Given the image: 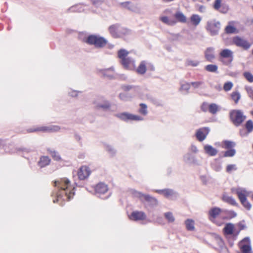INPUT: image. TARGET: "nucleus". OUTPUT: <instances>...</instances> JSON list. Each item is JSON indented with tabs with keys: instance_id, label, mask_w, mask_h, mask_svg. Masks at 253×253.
<instances>
[{
	"instance_id": "obj_15",
	"label": "nucleus",
	"mask_w": 253,
	"mask_h": 253,
	"mask_svg": "<svg viewBox=\"0 0 253 253\" xmlns=\"http://www.w3.org/2000/svg\"><path fill=\"white\" fill-rule=\"evenodd\" d=\"M210 128L208 127H204L198 129L196 133V137L200 142L204 141L210 132Z\"/></svg>"
},
{
	"instance_id": "obj_21",
	"label": "nucleus",
	"mask_w": 253,
	"mask_h": 253,
	"mask_svg": "<svg viewBox=\"0 0 253 253\" xmlns=\"http://www.w3.org/2000/svg\"><path fill=\"white\" fill-rule=\"evenodd\" d=\"M204 152L210 156H215L217 154L218 150L209 144H204L203 146Z\"/></svg>"
},
{
	"instance_id": "obj_46",
	"label": "nucleus",
	"mask_w": 253,
	"mask_h": 253,
	"mask_svg": "<svg viewBox=\"0 0 253 253\" xmlns=\"http://www.w3.org/2000/svg\"><path fill=\"white\" fill-rule=\"evenodd\" d=\"M49 153L51 155L52 158L55 160L57 161H59L61 160V158L58 152L57 151H55L54 150H50L49 151Z\"/></svg>"
},
{
	"instance_id": "obj_38",
	"label": "nucleus",
	"mask_w": 253,
	"mask_h": 253,
	"mask_svg": "<svg viewBox=\"0 0 253 253\" xmlns=\"http://www.w3.org/2000/svg\"><path fill=\"white\" fill-rule=\"evenodd\" d=\"M110 103L108 101L105 100L103 102L99 103L97 105L98 109H102L103 110H107L110 108Z\"/></svg>"
},
{
	"instance_id": "obj_53",
	"label": "nucleus",
	"mask_w": 253,
	"mask_h": 253,
	"mask_svg": "<svg viewBox=\"0 0 253 253\" xmlns=\"http://www.w3.org/2000/svg\"><path fill=\"white\" fill-rule=\"evenodd\" d=\"M82 93L81 91H77L76 90L70 89L69 90L68 93V95L72 97H76L78 96L79 93Z\"/></svg>"
},
{
	"instance_id": "obj_47",
	"label": "nucleus",
	"mask_w": 253,
	"mask_h": 253,
	"mask_svg": "<svg viewBox=\"0 0 253 253\" xmlns=\"http://www.w3.org/2000/svg\"><path fill=\"white\" fill-rule=\"evenodd\" d=\"M236 154V150L234 148L228 149L224 154L225 157H232L235 156Z\"/></svg>"
},
{
	"instance_id": "obj_33",
	"label": "nucleus",
	"mask_w": 253,
	"mask_h": 253,
	"mask_svg": "<svg viewBox=\"0 0 253 253\" xmlns=\"http://www.w3.org/2000/svg\"><path fill=\"white\" fill-rule=\"evenodd\" d=\"M202 20L201 17L198 14H192L190 17V21L193 25L197 26Z\"/></svg>"
},
{
	"instance_id": "obj_39",
	"label": "nucleus",
	"mask_w": 253,
	"mask_h": 253,
	"mask_svg": "<svg viewBox=\"0 0 253 253\" xmlns=\"http://www.w3.org/2000/svg\"><path fill=\"white\" fill-rule=\"evenodd\" d=\"M219 110L218 106L215 103L209 105V111L212 114H215Z\"/></svg>"
},
{
	"instance_id": "obj_7",
	"label": "nucleus",
	"mask_w": 253,
	"mask_h": 253,
	"mask_svg": "<svg viewBox=\"0 0 253 253\" xmlns=\"http://www.w3.org/2000/svg\"><path fill=\"white\" fill-rule=\"evenodd\" d=\"M220 26L221 24L219 21L212 19L207 22L205 28L211 36H214L219 34Z\"/></svg>"
},
{
	"instance_id": "obj_30",
	"label": "nucleus",
	"mask_w": 253,
	"mask_h": 253,
	"mask_svg": "<svg viewBox=\"0 0 253 253\" xmlns=\"http://www.w3.org/2000/svg\"><path fill=\"white\" fill-rule=\"evenodd\" d=\"M174 17L175 19L179 22L184 23L186 22V17L180 11H177L174 14Z\"/></svg>"
},
{
	"instance_id": "obj_43",
	"label": "nucleus",
	"mask_w": 253,
	"mask_h": 253,
	"mask_svg": "<svg viewBox=\"0 0 253 253\" xmlns=\"http://www.w3.org/2000/svg\"><path fill=\"white\" fill-rule=\"evenodd\" d=\"M190 83H184L183 84H181L180 90V91H184L186 93H188L189 92V90L190 87Z\"/></svg>"
},
{
	"instance_id": "obj_51",
	"label": "nucleus",
	"mask_w": 253,
	"mask_h": 253,
	"mask_svg": "<svg viewBox=\"0 0 253 253\" xmlns=\"http://www.w3.org/2000/svg\"><path fill=\"white\" fill-rule=\"evenodd\" d=\"M109 71H112V72H114V68L113 67H110L108 69H103V70H101V71L102 72V73L103 74V75L104 76H106V77H107L110 79H112L113 78V75H108L107 74V72Z\"/></svg>"
},
{
	"instance_id": "obj_19",
	"label": "nucleus",
	"mask_w": 253,
	"mask_h": 253,
	"mask_svg": "<svg viewBox=\"0 0 253 253\" xmlns=\"http://www.w3.org/2000/svg\"><path fill=\"white\" fill-rule=\"evenodd\" d=\"M146 218V214L143 211H134L129 215L130 219L134 221L144 220Z\"/></svg>"
},
{
	"instance_id": "obj_27",
	"label": "nucleus",
	"mask_w": 253,
	"mask_h": 253,
	"mask_svg": "<svg viewBox=\"0 0 253 253\" xmlns=\"http://www.w3.org/2000/svg\"><path fill=\"white\" fill-rule=\"evenodd\" d=\"M211 169L215 171H220L222 169V165L218 159H214L211 163Z\"/></svg>"
},
{
	"instance_id": "obj_29",
	"label": "nucleus",
	"mask_w": 253,
	"mask_h": 253,
	"mask_svg": "<svg viewBox=\"0 0 253 253\" xmlns=\"http://www.w3.org/2000/svg\"><path fill=\"white\" fill-rule=\"evenodd\" d=\"M222 144L223 145L222 147L226 149L234 148L236 146V143L235 142L228 140H225L222 141Z\"/></svg>"
},
{
	"instance_id": "obj_9",
	"label": "nucleus",
	"mask_w": 253,
	"mask_h": 253,
	"mask_svg": "<svg viewBox=\"0 0 253 253\" xmlns=\"http://www.w3.org/2000/svg\"><path fill=\"white\" fill-rule=\"evenodd\" d=\"M230 118L236 126H239L245 120L246 116L241 110H233L230 112Z\"/></svg>"
},
{
	"instance_id": "obj_55",
	"label": "nucleus",
	"mask_w": 253,
	"mask_h": 253,
	"mask_svg": "<svg viewBox=\"0 0 253 253\" xmlns=\"http://www.w3.org/2000/svg\"><path fill=\"white\" fill-rule=\"evenodd\" d=\"M244 76L245 78L250 82H253V75L250 72H245L244 73Z\"/></svg>"
},
{
	"instance_id": "obj_36",
	"label": "nucleus",
	"mask_w": 253,
	"mask_h": 253,
	"mask_svg": "<svg viewBox=\"0 0 253 253\" xmlns=\"http://www.w3.org/2000/svg\"><path fill=\"white\" fill-rule=\"evenodd\" d=\"M205 69L209 72L217 73L218 66L215 64H209L205 67Z\"/></svg>"
},
{
	"instance_id": "obj_11",
	"label": "nucleus",
	"mask_w": 253,
	"mask_h": 253,
	"mask_svg": "<svg viewBox=\"0 0 253 253\" xmlns=\"http://www.w3.org/2000/svg\"><path fill=\"white\" fill-rule=\"evenodd\" d=\"M61 128V127L59 126L50 125L49 126L38 127L35 128H30L28 130V132H33L35 131H42L46 132H55L59 131Z\"/></svg>"
},
{
	"instance_id": "obj_48",
	"label": "nucleus",
	"mask_w": 253,
	"mask_h": 253,
	"mask_svg": "<svg viewBox=\"0 0 253 253\" xmlns=\"http://www.w3.org/2000/svg\"><path fill=\"white\" fill-rule=\"evenodd\" d=\"M245 127L248 133H251L253 130V122L252 120H248L246 124Z\"/></svg>"
},
{
	"instance_id": "obj_35",
	"label": "nucleus",
	"mask_w": 253,
	"mask_h": 253,
	"mask_svg": "<svg viewBox=\"0 0 253 253\" xmlns=\"http://www.w3.org/2000/svg\"><path fill=\"white\" fill-rule=\"evenodd\" d=\"M160 20L163 23L169 26H172L176 24V21L174 20L169 19L168 17L166 16L160 17Z\"/></svg>"
},
{
	"instance_id": "obj_20",
	"label": "nucleus",
	"mask_w": 253,
	"mask_h": 253,
	"mask_svg": "<svg viewBox=\"0 0 253 253\" xmlns=\"http://www.w3.org/2000/svg\"><path fill=\"white\" fill-rule=\"evenodd\" d=\"M205 57L209 62H212L215 58L214 54V48L212 47H209L206 48L204 52Z\"/></svg>"
},
{
	"instance_id": "obj_41",
	"label": "nucleus",
	"mask_w": 253,
	"mask_h": 253,
	"mask_svg": "<svg viewBox=\"0 0 253 253\" xmlns=\"http://www.w3.org/2000/svg\"><path fill=\"white\" fill-rule=\"evenodd\" d=\"M223 199L225 202L232 205L238 206V204L237 203L235 199L231 196H224L223 197Z\"/></svg>"
},
{
	"instance_id": "obj_42",
	"label": "nucleus",
	"mask_w": 253,
	"mask_h": 253,
	"mask_svg": "<svg viewBox=\"0 0 253 253\" xmlns=\"http://www.w3.org/2000/svg\"><path fill=\"white\" fill-rule=\"evenodd\" d=\"M194 88L196 89L201 87H205V84L203 81L193 82L190 83Z\"/></svg>"
},
{
	"instance_id": "obj_59",
	"label": "nucleus",
	"mask_w": 253,
	"mask_h": 253,
	"mask_svg": "<svg viewBox=\"0 0 253 253\" xmlns=\"http://www.w3.org/2000/svg\"><path fill=\"white\" fill-rule=\"evenodd\" d=\"M189 151L192 153L196 154L198 152V150L197 147L194 144H192L189 148Z\"/></svg>"
},
{
	"instance_id": "obj_58",
	"label": "nucleus",
	"mask_w": 253,
	"mask_h": 253,
	"mask_svg": "<svg viewBox=\"0 0 253 253\" xmlns=\"http://www.w3.org/2000/svg\"><path fill=\"white\" fill-rule=\"evenodd\" d=\"M228 7L226 5L222 4L218 11L221 13H226L228 11Z\"/></svg>"
},
{
	"instance_id": "obj_49",
	"label": "nucleus",
	"mask_w": 253,
	"mask_h": 253,
	"mask_svg": "<svg viewBox=\"0 0 253 253\" xmlns=\"http://www.w3.org/2000/svg\"><path fill=\"white\" fill-rule=\"evenodd\" d=\"M105 149L112 156H114L116 154V151L115 149L109 144L105 145Z\"/></svg>"
},
{
	"instance_id": "obj_24",
	"label": "nucleus",
	"mask_w": 253,
	"mask_h": 253,
	"mask_svg": "<svg viewBox=\"0 0 253 253\" xmlns=\"http://www.w3.org/2000/svg\"><path fill=\"white\" fill-rule=\"evenodd\" d=\"M147 62L143 60L142 61L137 68L135 67V71L138 75H143L145 74L147 71Z\"/></svg>"
},
{
	"instance_id": "obj_3",
	"label": "nucleus",
	"mask_w": 253,
	"mask_h": 253,
	"mask_svg": "<svg viewBox=\"0 0 253 253\" xmlns=\"http://www.w3.org/2000/svg\"><path fill=\"white\" fill-rule=\"evenodd\" d=\"M85 43L94 45L96 48L104 47L107 44V40L99 35H90L83 39Z\"/></svg>"
},
{
	"instance_id": "obj_37",
	"label": "nucleus",
	"mask_w": 253,
	"mask_h": 253,
	"mask_svg": "<svg viewBox=\"0 0 253 253\" xmlns=\"http://www.w3.org/2000/svg\"><path fill=\"white\" fill-rule=\"evenodd\" d=\"M138 111L140 114L143 116H146L148 114L147 105L144 103H140Z\"/></svg>"
},
{
	"instance_id": "obj_1",
	"label": "nucleus",
	"mask_w": 253,
	"mask_h": 253,
	"mask_svg": "<svg viewBox=\"0 0 253 253\" xmlns=\"http://www.w3.org/2000/svg\"><path fill=\"white\" fill-rule=\"evenodd\" d=\"M55 189L52 196L55 197L53 200L54 203L58 202L63 206L64 202L70 201L74 197L75 187L72 185L70 181L67 178H61L54 182Z\"/></svg>"
},
{
	"instance_id": "obj_8",
	"label": "nucleus",
	"mask_w": 253,
	"mask_h": 253,
	"mask_svg": "<svg viewBox=\"0 0 253 253\" xmlns=\"http://www.w3.org/2000/svg\"><path fill=\"white\" fill-rule=\"evenodd\" d=\"M233 59V52L229 49H224L219 54V61L224 65L229 66L232 62Z\"/></svg>"
},
{
	"instance_id": "obj_57",
	"label": "nucleus",
	"mask_w": 253,
	"mask_h": 253,
	"mask_svg": "<svg viewBox=\"0 0 253 253\" xmlns=\"http://www.w3.org/2000/svg\"><path fill=\"white\" fill-rule=\"evenodd\" d=\"M242 205L243 207L246 208L247 210L249 211L251 210L252 208L251 204L247 200H245V201L241 202Z\"/></svg>"
},
{
	"instance_id": "obj_22",
	"label": "nucleus",
	"mask_w": 253,
	"mask_h": 253,
	"mask_svg": "<svg viewBox=\"0 0 253 253\" xmlns=\"http://www.w3.org/2000/svg\"><path fill=\"white\" fill-rule=\"evenodd\" d=\"M121 6L124 8H125L129 11L132 12H136L137 10V6L134 4L132 3L130 1H125L121 2L120 3Z\"/></svg>"
},
{
	"instance_id": "obj_13",
	"label": "nucleus",
	"mask_w": 253,
	"mask_h": 253,
	"mask_svg": "<svg viewBox=\"0 0 253 253\" xmlns=\"http://www.w3.org/2000/svg\"><path fill=\"white\" fill-rule=\"evenodd\" d=\"M155 192L163 194L166 198L171 200H176L178 196V193L171 189L156 190Z\"/></svg>"
},
{
	"instance_id": "obj_6",
	"label": "nucleus",
	"mask_w": 253,
	"mask_h": 253,
	"mask_svg": "<svg viewBox=\"0 0 253 253\" xmlns=\"http://www.w3.org/2000/svg\"><path fill=\"white\" fill-rule=\"evenodd\" d=\"M108 31L111 36L114 38H120L128 33V30L127 29L122 27L118 23L110 26Z\"/></svg>"
},
{
	"instance_id": "obj_60",
	"label": "nucleus",
	"mask_w": 253,
	"mask_h": 253,
	"mask_svg": "<svg viewBox=\"0 0 253 253\" xmlns=\"http://www.w3.org/2000/svg\"><path fill=\"white\" fill-rule=\"evenodd\" d=\"M134 87L135 86L132 85H123L122 86V89L125 91H128Z\"/></svg>"
},
{
	"instance_id": "obj_52",
	"label": "nucleus",
	"mask_w": 253,
	"mask_h": 253,
	"mask_svg": "<svg viewBox=\"0 0 253 253\" xmlns=\"http://www.w3.org/2000/svg\"><path fill=\"white\" fill-rule=\"evenodd\" d=\"M236 28L231 25H228L225 29V32L227 34H233L236 32Z\"/></svg>"
},
{
	"instance_id": "obj_14",
	"label": "nucleus",
	"mask_w": 253,
	"mask_h": 253,
	"mask_svg": "<svg viewBox=\"0 0 253 253\" xmlns=\"http://www.w3.org/2000/svg\"><path fill=\"white\" fill-rule=\"evenodd\" d=\"M183 161L189 165L200 166V163L197 159L196 157L190 152H188L183 156Z\"/></svg>"
},
{
	"instance_id": "obj_16",
	"label": "nucleus",
	"mask_w": 253,
	"mask_h": 253,
	"mask_svg": "<svg viewBox=\"0 0 253 253\" xmlns=\"http://www.w3.org/2000/svg\"><path fill=\"white\" fill-rule=\"evenodd\" d=\"M233 42L236 45L244 49H248L251 46V44L246 40L238 36L235 37L233 40Z\"/></svg>"
},
{
	"instance_id": "obj_54",
	"label": "nucleus",
	"mask_w": 253,
	"mask_h": 253,
	"mask_svg": "<svg viewBox=\"0 0 253 253\" xmlns=\"http://www.w3.org/2000/svg\"><path fill=\"white\" fill-rule=\"evenodd\" d=\"M233 83L231 82H228L224 84L223 85V89L225 91H229L233 87Z\"/></svg>"
},
{
	"instance_id": "obj_44",
	"label": "nucleus",
	"mask_w": 253,
	"mask_h": 253,
	"mask_svg": "<svg viewBox=\"0 0 253 253\" xmlns=\"http://www.w3.org/2000/svg\"><path fill=\"white\" fill-rule=\"evenodd\" d=\"M164 216L169 222L172 223L175 220V218L171 212H167L165 213Z\"/></svg>"
},
{
	"instance_id": "obj_62",
	"label": "nucleus",
	"mask_w": 253,
	"mask_h": 253,
	"mask_svg": "<svg viewBox=\"0 0 253 253\" xmlns=\"http://www.w3.org/2000/svg\"><path fill=\"white\" fill-rule=\"evenodd\" d=\"M208 108H209V105L207 103H203L201 106V109L204 111L206 112L207 111Z\"/></svg>"
},
{
	"instance_id": "obj_34",
	"label": "nucleus",
	"mask_w": 253,
	"mask_h": 253,
	"mask_svg": "<svg viewBox=\"0 0 253 253\" xmlns=\"http://www.w3.org/2000/svg\"><path fill=\"white\" fill-rule=\"evenodd\" d=\"M200 64V61L198 60H193L190 58L187 59L185 62V65L186 67L191 66L195 67L198 66Z\"/></svg>"
},
{
	"instance_id": "obj_4",
	"label": "nucleus",
	"mask_w": 253,
	"mask_h": 253,
	"mask_svg": "<svg viewBox=\"0 0 253 253\" xmlns=\"http://www.w3.org/2000/svg\"><path fill=\"white\" fill-rule=\"evenodd\" d=\"M0 149H3L4 152L9 153H17L19 151L28 153L31 151L27 148H14V146L8 143L7 140L2 139H0Z\"/></svg>"
},
{
	"instance_id": "obj_23",
	"label": "nucleus",
	"mask_w": 253,
	"mask_h": 253,
	"mask_svg": "<svg viewBox=\"0 0 253 253\" xmlns=\"http://www.w3.org/2000/svg\"><path fill=\"white\" fill-rule=\"evenodd\" d=\"M245 241H247L249 243L246 245H241L240 249L243 253H253L252 248L250 242V238L249 237L245 238L242 241L241 244Z\"/></svg>"
},
{
	"instance_id": "obj_25",
	"label": "nucleus",
	"mask_w": 253,
	"mask_h": 253,
	"mask_svg": "<svg viewBox=\"0 0 253 253\" xmlns=\"http://www.w3.org/2000/svg\"><path fill=\"white\" fill-rule=\"evenodd\" d=\"M221 209L217 207H214L209 211V219L211 221L215 219L221 212Z\"/></svg>"
},
{
	"instance_id": "obj_10",
	"label": "nucleus",
	"mask_w": 253,
	"mask_h": 253,
	"mask_svg": "<svg viewBox=\"0 0 253 253\" xmlns=\"http://www.w3.org/2000/svg\"><path fill=\"white\" fill-rule=\"evenodd\" d=\"M108 191V185L104 182H99L94 187L95 195L102 199H106L110 197V194L105 197L103 196Z\"/></svg>"
},
{
	"instance_id": "obj_63",
	"label": "nucleus",
	"mask_w": 253,
	"mask_h": 253,
	"mask_svg": "<svg viewBox=\"0 0 253 253\" xmlns=\"http://www.w3.org/2000/svg\"><path fill=\"white\" fill-rule=\"evenodd\" d=\"M200 179L204 184H206L208 181V178L206 175L200 176Z\"/></svg>"
},
{
	"instance_id": "obj_18",
	"label": "nucleus",
	"mask_w": 253,
	"mask_h": 253,
	"mask_svg": "<svg viewBox=\"0 0 253 253\" xmlns=\"http://www.w3.org/2000/svg\"><path fill=\"white\" fill-rule=\"evenodd\" d=\"M90 170L89 168L86 166H82L81 167L78 172V175L79 179L80 180H84L87 178L88 176L90 175Z\"/></svg>"
},
{
	"instance_id": "obj_61",
	"label": "nucleus",
	"mask_w": 253,
	"mask_h": 253,
	"mask_svg": "<svg viewBox=\"0 0 253 253\" xmlns=\"http://www.w3.org/2000/svg\"><path fill=\"white\" fill-rule=\"evenodd\" d=\"M249 134V133L244 128L240 130V134L242 137L247 136Z\"/></svg>"
},
{
	"instance_id": "obj_31",
	"label": "nucleus",
	"mask_w": 253,
	"mask_h": 253,
	"mask_svg": "<svg viewBox=\"0 0 253 253\" xmlns=\"http://www.w3.org/2000/svg\"><path fill=\"white\" fill-rule=\"evenodd\" d=\"M84 7L82 4H77L70 7L68 10L70 12H81L84 10Z\"/></svg>"
},
{
	"instance_id": "obj_56",
	"label": "nucleus",
	"mask_w": 253,
	"mask_h": 253,
	"mask_svg": "<svg viewBox=\"0 0 253 253\" xmlns=\"http://www.w3.org/2000/svg\"><path fill=\"white\" fill-rule=\"evenodd\" d=\"M222 5L221 0H215L213 4V8L215 10H218Z\"/></svg>"
},
{
	"instance_id": "obj_28",
	"label": "nucleus",
	"mask_w": 253,
	"mask_h": 253,
	"mask_svg": "<svg viewBox=\"0 0 253 253\" xmlns=\"http://www.w3.org/2000/svg\"><path fill=\"white\" fill-rule=\"evenodd\" d=\"M186 229L189 231H193L195 230V221L192 219H187L185 221Z\"/></svg>"
},
{
	"instance_id": "obj_64",
	"label": "nucleus",
	"mask_w": 253,
	"mask_h": 253,
	"mask_svg": "<svg viewBox=\"0 0 253 253\" xmlns=\"http://www.w3.org/2000/svg\"><path fill=\"white\" fill-rule=\"evenodd\" d=\"M198 10L200 12L203 13V12H205L206 7L205 6L200 5H198Z\"/></svg>"
},
{
	"instance_id": "obj_26",
	"label": "nucleus",
	"mask_w": 253,
	"mask_h": 253,
	"mask_svg": "<svg viewBox=\"0 0 253 253\" xmlns=\"http://www.w3.org/2000/svg\"><path fill=\"white\" fill-rule=\"evenodd\" d=\"M50 161L51 160L48 156H43L41 157L38 165L41 168H42L49 165Z\"/></svg>"
},
{
	"instance_id": "obj_17",
	"label": "nucleus",
	"mask_w": 253,
	"mask_h": 253,
	"mask_svg": "<svg viewBox=\"0 0 253 253\" xmlns=\"http://www.w3.org/2000/svg\"><path fill=\"white\" fill-rule=\"evenodd\" d=\"M231 190L233 193H234L236 194H237L241 203L247 200V192L245 188L241 187L233 188Z\"/></svg>"
},
{
	"instance_id": "obj_5",
	"label": "nucleus",
	"mask_w": 253,
	"mask_h": 253,
	"mask_svg": "<svg viewBox=\"0 0 253 253\" xmlns=\"http://www.w3.org/2000/svg\"><path fill=\"white\" fill-rule=\"evenodd\" d=\"M131 193L134 197L139 198L142 202L146 201L152 207H155L158 205V200L149 194H144L134 189L131 190Z\"/></svg>"
},
{
	"instance_id": "obj_45",
	"label": "nucleus",
	"mask_w": 253,
	"mask_h": 253,
	"mask_svg": "<svg viewBox=\"0 0 253 253\" xmlns=\"http://www.w3.org/2000/svg\"><path fill=\"white\" fill-rule=\"evenodd\" d=\"M119 98L123 101H127L130 100L131 97L127 93H121L119 95Z\"/></svg>"
},
{
	"instance_id": "obj_2",
	"label": "nucleus",
	"mask_w": 253,
	"mask_h": 253,
	"mask_svg": "<svg viewBox=\"0 0 253 253\" xmlns=\"http://www.w3.org/2000/svg\"><path fill=\"white\" fill-rule=\"evenodd\" d=\"M129 52L125 49H121L118 51V57L120 59V63L126 70L133 71L135 69V60L128 56Z\"/></svg>"
},
{
	"instance_id": "obj_32",
	"label": "nucleus",
	"mask_w": 253,
	"mask_h": 253,
	"mask_svg": "<svg viewBox=\"0 0 253 253\" xmlns=\"http://www.w3.org/2000/svg\"><path fill=\"white\" fill-rule=\"evenodd\" d=\"M234 226L231 223H227L223 231L226 235H232L233 233Z\"/></svg>"
},
{
	"instance_id": "obj_40",
	"label": "nucleus",
	"mask_w": 253,
	"mask_h": 253,
	"mask_svg": "<svg viewBox=\"0 0 253 253\" xmlns=\"http://www.w3.org/2000/svg\"><path fill=\"white\" fill-rule=\"evenodd\" d=\"M231 97L235 104H237L241 98V94L238 91H234L231 94Z\"/></svg>"
},
{
	"instance_id": "obj_12",
	"label": "nucleus",
	"mask_w": 253,
	"mask_h": 253,
	"mask_svg": "<svg viewBox=\"0 0 253 253\" xmlns=\"http://www.w3.org/2000/svg\"><path fill=\"white\" fill-rule=\"evenodd\" d=\"M116 116L125 122H128L129 121H141L144 120V118L140 116L127 112L118 114Z\"/></svg>"
},
{
	"instance_id": "obj_50",
	"label": "nucleus",
	"mask_w": 253,
	"mask_h": 253,
	"mask_svg": "<svg viewBox=\"0 0 253 253\" xmlns=\"http://www.w3.org/2000/svg\"><path fill=\"white\" fill-rule=\"evenodd\" d=\"M237 169V167L235 164H230L227 166L226 168V171L227 173H230L233 171H235Z\"/></svg>"
}]
</instances>
